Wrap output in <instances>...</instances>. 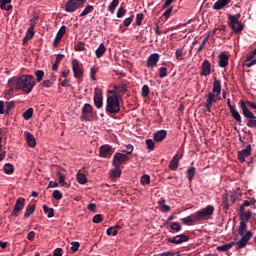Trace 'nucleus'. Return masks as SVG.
Listing matches in <instances>:
<instances>
[{"instance_id": "obj_1", "label": "nucleus", "mask_w": 256, "mask_h": 256, "mask_svg": "<svg viewBox=\"0 0 256 256\" xmlns=\"http://www.w3.org/2000/svg\"><path fill=\"white\" fill-rule=\"evenodd\" d=\"M11 89L21 90L24 93H31L35 87V77L33 75H22L21 77H13L8 81Z\"/></svg>"}, {"instance_id": "obj_2", "label": "nucleus", "mask_w": 256, "mask_h": 256, "mask_svg": "<svg viewBox=\"0 0 256 256\" xmlns=\"http://www.w3.org/2000/svg\"><path fill=\"white\" fill-rule=\"evenodd\" d=\"M238 234L242 238L236 242L237 251H239V249H244V247H247V243H249L251 237H253V232L251 231L247 232V222H245V220H241L240 226L238 229Z\"/></svg>"}, {"instance_id": "obj_3", "label": "nucleus", "mask_w": 256, "mask_h": 256, "mask_svg": "<svg viewBox=\"0 0 256 256\" xmlns=\"http://www.w3.org/2000/svg\"><path fill=\"white\" fill-rule=\"evenodd\" d=\"M120 112L121 104L119 103V97H117V94L108 96L106 100V113H109L110 115H117V113Z\"/></svg>"}, {"instance_id": "obj_4", "label": "nucleus", "mask_w": 256, "mask_h": 256, "mask_svg": "<svg viewBox=\"0 0 256 256\" xmlns=\"http://www.w3.org/2000/svg\"><path fill=\"white\" fill-rule=\"evenodd\" d=\"M240 107L242 109V114L246 119L247 127H249L250 129H256V116L253 115V112L249 110L247 104H245L243 100L240 101Z\"/></svg>"}, {"instance_id": "obj_5", "label": "nucleus", "mask_w": 256, "mask_h": 256, "mask_svg": "<svg viewBox=\"0 0 256 256\" xmlns=\"http://www.w3.org/2000/svg\"><path fill=\"white\" fill-rule=\"evenodd\" d=\"M241 19V13H237L235 15H228V25L234 31V33H241L243 29H245V25L239 21Z\"/></svg>"}, {"instance_id": "obj_6", "label": "nucleus", "mask_w": 256, "mask_h": 256, "mask_svg": "<svg viewBox=\"0 0 256 256\" xmlns=\"http://www.w3.org/2000/svg\"><path fill=\"white\" fill-rule=\"evenodd\" d=\"M213 213H215V207H213V205H208L200 211H197L196 215L198 217V221H204L207 217H211Z\"/></svg>"}, {"instance_id": "obj_7", "label": "nucleus", "mask_w": 256, "mask_h": 256, "mask_svg": "<svg viewBox=\"0 0 256 256\" xmlns=\"http://www.w3.org/2000/svg\"><path fill=\"white\" fill-rule=\"evenodd\" d=\"M81 121H92L93 120V106L86 103L82 108V116L80 117Z\"/></svg>"}, {"instance_id": "obj_8", "label": "nucleus", "mask_w": 256, "mask_h": 256, "mask_svg": "<svg viewBox=\"0 0 256 256\" xmlns=\"http://www.w3.org/2000/svg\"><path fill=\"white\" fill-rule=\"evenodd\" d=\"M72 71L74 73L75 79H83V64H80L79 60H72Z\"/></svg>"}, {"instance_id": "obj_9", "label": "nucleus", "mask_w": 256, "mask_h": 256, "mask_svg": "<svg viewBox=\"0 0 256 256\" xmlns=\"http://www.w3.org/2000/svg\"><path fill=\"white\" fill-rule=\"evenodd\" d=\"M128 160L129 156H127V154L117 152L114 154L112 165H114V167H121V165L127 163Z\"/></svg>"}, {"instance_id": "obj_10", "label": "nucleus", "mask_w": 256, "mask_h": 256, "mask_svg": "<svg viewBox=\"0 0 256 256\" xmlns=\"http://www.w3.org/2000/svg\"><path fill=\"white\" fill-rule=\"evenodd\" d=\"M191 237L187 234H180L174 237H169L167 239L168 243H172L173 245H181V243H187Z\"/></svg>"}, {"instance_id": "obj_11", "label": "nucleus", "mask_w": 256, "mask_h": 256, "mask_svg": "<svg viewBox=\"0 0 256 256\" xmlns=\"http://www.w3.org/2000/svg\"><path fill=\"white\" fill-rule=\"evenodd\" d=\"M64 7L66 13H75L77 9H80V7H82V4L79 2V0H68L65 3Z\"/></svg>"}, {"instance_id": "obj_12", "label": "nucleus", "mask_w": 256, "mask_h": 256, "mask_svg": "<svg viewBox=\"0 0 256 256\" xmlns=\"http://www.w3.org/2000/svg\"><path fill=\"white\" fill-rule=\"evenodd\" d=\"M94 105L97 109L103 108V90L99 88L94 89Z\"/></svg>"}, {"instance_id": "obj_13", "label": "nucleus", "mask_w": 256, "mask_h": 256, "mask_svg": "<svg viewBox=\"0 0 256 256\" xmlns=\"http://www.w3.org/2000/svg\"><path fill=\"white\" fill-rule=\"evenodd\" d=\"M25 207V198H18L15 205L14 209L12 211V217H19V211H23Z\"/></svg>"}, {"instance_id": "obj_14", "label": "nucleus", "mask_w": 256, "mask_h": 256, "mask_svg": "<svg viewBox=\"0 0 256 256\" xmlns=\"http://www.w3.org/2000/svg\"><path fill=\"white\" fill-rule=\"evenodd\" d=\"M99 153H100V157L109 158L111 157V155H113V153H115V149L105 144L99 148Z\"/></svg>"}, {"instance_id": "obj_15", "label": "nucleus", "mask_w": 256, "mask_h": 256, "mask_svg": "<svg viewBox=\"0 0 256 256\" xmlns=\"http://www.w3.org/2000/svg\"><path fill=\"white\" fill-rule=\"evenodd\" d=\"M251 144H248L245 149L238 151V161L240 163H245V159L251 155Z\"/></svg>"}, {"instance_id": "obj_16", "label": "nucleus", "mask_w": 256, "mask_h": 256, "mask_svg": "<svg viewBox=\"0 0 256 256\" xmlns=\"http://www.w3.org/2000/svg\"><path fill=\"white\" fill-rule=\"evenodd\" d=\"M217 99H219V96L215 95L213 92L208 93L205 103L207 111H211V107H213V103H217Z\"/></svg>"}, {"instance_id": "obj_17", "label": "nucleus", "mask_w": 256, "mask_h": 256, "mask_svg": "<svg viewBox=\"0 0 256 256\" xmlns=\"http://www.w3.org/2000/svg\"><path fill=\"white\" fill-rule=\"evenodd\" d=\"M65 33H67V26H61L53 41V47H59V43H61V39H63Z\"/></svg>"}, {"instance_id": "obj_18", "label": "nucleus", "mask_w": 256, "mask_h": 256, "mask_svg": "<svg viewBox=\"0 0 256 256\" xmlns=\"http://www.w3.org/2000/svg\"><path fill=\"white\" fill-rule=\"evenodd\" d=\"M160 57L161 56H159L158 53L151 54L147 59V67H150L151 69L157 67V63H159Z\"/></svg>"}, {"instance_id": "obj_19", "label": "nucleus", "mask_w": 256, "mask_h": 256, "mask_svg": "<svg viewBox=\"0 0 256 256\" xmlns=\"http://www.w3.org/2000/svg\"><path fill=\"white\" fill-rule=\"evenodd\" d=\"M200 75H202L203 77L211 75V62H209V60L205 59L203 61Z\"/></svg>"}, {"instance_id": "obj_20", "label": "nucleus", "mask_w": 256, "mask_h": 256, "mask_svg": "<svg viewBox=\"0 0 256 256\" xmlns=\"http://www.w3.org/2000/svg\"><path fill=\"white\" fill-rule=\"evenodd\" d=\"M231 3V0H218L213 5L214 11H221V9L225 8L226 5H229Z\"/></svg>"}, {"instance_id": "obj_21", "label": "nucleus", "mask_w": 256, "mask_h": 256, "mask_svg": "<svg viewBox=\"0 0 256 256\" xmlns=\"http://www.w3.org/2000/svg\"><path fill=\"white\" fill-rule=\"evenodd\" d=\"M218 65L219 67H227V65H229V56H227V54L225 53H220L219 55V61H218Z\"/></svg>"}, {"instance_id": "obj_22", "label": "nucleus", "mask_w": 256, "mask_h": 256, "mask_svg": "<svg viewBox=\"0 0 256 256\" xmlns=\"http://www.w3.org/2000/svg\"><path fill=\"white\" fill-rule=\"evenodd\" d=\"M166 137H167L166 130H160L154 134V141H156V143H161Z\"/></svg>"}, {"instance_id": "obj_23", "label": "nucleus", "mask_w": 256, "mask_h": 256, "mask_svg": "<svg viewBox=\"0 0 256 256\" xmlns=\"http://www.w3.org/2000/svg\"><path fill=\"white\" fill-rule=\"evenodd\" d=\"M197 221H199L197 212L182 219V223H184V225H189V223H197Z\"/></svg>"}, {"instance_id": "obj_24", "label": "nucleus", "mask_w": 256, "mask_h": 256, "mask_svg": "<svg viewBox=\"0 0 256 256\" xmlns=\"http://www.w3.org/2000/svg\"><path fill=\"white\" fill-rule=\"evenodd\" d=\"M25 137H26V143L29 145V147H35V145H37L35 136H33L31 132H25Z\"/></svg>"}, {"instance_id": "obj_25", "label": "nucleus", "mask_w": 256, "mask_h": 256, "mask_svg": "<svg viewBox=\"0 0 256 256\" xmlns=\"http://www.w3.org/2000/svg\"><path fill=\"white\" fill-rule=\"evenodd\" d=\"M212 93H216V97H219L221 95V81L217 79L214 80Z\"/></svg>"}, {"instance_id": "obj_26", "label": "nucleus", "mask_w": 256, "mask_h": 256, "mask_svg": "<svg viewBox=\"0 0 256 256\" xmlns=\"http://www.w3.org/2000/svg\"><path fill=\"white\" fill-rule=\"evenodd\" d=\"M106 51H107V48L105 47V44L101 43L95 51V55H96L97 59H101V57H103V55H105Z\"/></svg>"}, {"instance_id": "obj_27", "label": "nucleus", "mask_w": 256, "mask_h": 256, "mask_svg": "<svg viewBox=\"0 0 256 256\" xmlns=\"http://www.w3.org/2000/svg\"><path fill=\"white\" fill-rule=\"evenodd\" d=\"M235 245H237V242H230L228 244H223L217 247V251L225 253V251H229V249H231L232 247H235Z\"/></svg>"}, {"instance_id": "obj_28", "label": "nucleus", "mask_w": 256, "mask_h": 256, "mask_svg": "<svg viewBox=\"0 0 256 256\" xmlns=\"http://www.w3.org/2000/svg\"><path fill=\"white\" fill-rule=\"evenodd\" d=\"M255 203H256L255 198H250L249 200H245L243 202V205L240 206V209H239L240 213H243L245 207H251V206L255 205Z\"/></svg>"}, {"instance_id": "obj_29", "label": "nucleus", "mask_w": 256, "mask_h": 256, "mask_svg": "<svg viewBox=\"0 0 256 256\" xmlns=\"http://www.w3.org/2000/svg\"><path fill=\"white\" fill-rule=\"evenodd\" d=\"M230 113L233 119L237 121L238 125H241V123H243V120L241 119V114H239V111H237V108L230 110Z\"/></svg>"}, {"instance_id": "obj_30", "label": "nucleus", "mask_w": 256, "mask_h": 256, "mask_svg": "<svg viewBox=\"0 0 256 256\" xmlns=\"http://www.w3.org/2000/svg\"><path fill=\"white\" fill-rule=\"evenodd\" d=\"M252 216L253 212L251 210H248L247 212L243 210V212H240V217L242 221H245L246 223H249V219H251Z\"/></svg>"}, {"instance_id": "obj_31", "label": "nucleus", "mask_w": 256, "mask_h": 256, "mask_svg": "<svg viewBox=\"0 0 256 256\" xmlns=\"http://www.w3.org/2000/svg\"><path fill=\"white\" fill-rule=\"evenodd\" d=\"M35 37V28H28L25 37L23 38V43H27V41H30Z\"/></svg>"}, {"instance_id": "obj_32", "label": "nucleus", "mask_w": 256, "mask_h": 256, "mask_svg": "<svg viewBox=\"0 0 256 256\" xmlns=\"http://www.w3.org/2000/svg\"><path fill=\"white\" fill-rule=\"evenodd\" d=\"M170 233H179V231H181L182 226L181 223L179 222H171L170 223Z\"/></svg>"}, {"instance_id": "obj_33", "label": "nucleus", "mask_w": 256, "mask_h": 256, "mask_svg": "<svg viewBox=\"0 0 256 256\" xmlns=\"http://www.w3.org/2000/svg\"><path fill=\"white\" fill-rule=\"evenodd\" d=\"M115 93H118V95H125L127 93V85L122 84V85H115L114 86Z\"/></svg>"}, {"instance_id": "obj_34", "label": "nucleus", "mask_w": 256, "mask_h": 256, "mask_svg": "<svg viewBox=\"0 0 256 256\" xmlns=\"http://www.w3.org/2000/svg\"><path fill=\"white\" fill-rule=\"evenodd\" d=\"M43 211L47 215L48 219L55 217V209L49 208L47 205H43Z\"/></svg>"}, {"instance_id": "obj_35", "label": "nucleus", "mask_w": 256, "mask_h": 256, "mask_svg": "<svg viewBox=\"0 0 256 256\" xmlns=\"http://www.w3.org/2000/svg\"><path fill=\"white\" fill-rule=\"evenodd\" d=\"M110 177L111 179H117L121 177V167L114 166V169L111 170Z\"/></svg>"}, {"instance_id": "obj_36", "label": "nucleus", "mask_w": 256, "mask_h": 256, "mask_svg": "<svg viewBox=\"0 0 256 256\" xmlns=\"http://www.w3.org/2000/svg\"><path fill=\"white\" fill-rule=\"evenodd\" d=\"M33 213H35V204L28 205L24 213L25 219H29V216L33 215Z\"/></svg>"}, {"instance_id": "obj_37", "label": "nucleus", "mask_w": 256, "mask_h": 256, "mask_svg": "<svg viewBox=\"0 0 256 256\" xmlns=\"http://www.w3.org/2000/svg\"><path fill=\"white\" fill-rule=\"evenodd\" d=\"M58 177H59V183L61 185V187H66L67 189H69V187H71V185L67 182H65V176H63V174L61 172L57 173Z\"/></svg>"}, {"instance_id": "obj_38", "label": "nucleus", "mask_w": 256, "mask_h": 256, "mask_svg": "<svg viewBox=\"0 0 256 256\" xmlns=\"http://www.w3.org/2000/svg\"><path fill=\"white\" fill-rule=\"evenodd\" d=\"M76 179H77V182L80 184V185H86L87 183V176H85V174L83 173H78L77 176H76Z\"/></svg>"}, {"instance_id": "obj_39", "label": "nucleus", "mask_w": 256, "mask_h": 256, "mask_svg": "<svg viewBox=\"0 0 256 256\" xmlns=\"http://www.w3.org/2000/svg\"><path fill=\"white\" fill-rule=\"evenodd\" d=\"M3 169L6 175H11L15 172V167H13V164L10 163L5 164Z\"/></svg>"}, {"instance_id": "obj_40", "label": "nucleus", "mask_w": 256, "mask_h": 256, "mask_svg": "<svg viewBox=\"0 0 256 256\" xmlns=\"http://www.w3.org/2000/svg\"><path fill=\"white\" fill-rule=\"evenodd\" d=\"M195 167H190L187 171H186V175H187V179L188 181L191 183V181H193V178L195 177Z\"/></svg>"}, {"instance_id": "obj_41", "label": "nucleus", "mask_w": 256, "mask_h": 256, "mask_svg": "<svg viewBox=\"0 0 256 256\" xmlns=\"http://www.w3.org/2000/svg\"><path fill=\"white\" fill-rule=\"evenodd\" d=\"M23 119H25V121H29V119H31V117H33V108H28L22 115Z\"/></svg>"}, {"instance_id": "obj_42", "label": "nucleus", "mask_w": 256, "mask_h": 256, "mask_svg": "<svg viewBox=\"0 0 256 256\" xmlns=\"http://www.w3.org/2000/svg\"><path fill=\"white\" fill-rule=\"evenodd\" d=\"M95 8L91 5H87L85 7V9L82 11V13L80 14V17H85L86 15H89V13H93V10Z\"/></svg>"}, {"instance_id": "obj_43", "label": "nucleus", "mask_w": 256, "mask_h": 256, "mask_svg": "<svg viewBox=\"0 0 256 256\" xmlns=\"http://www.w3.org/2000/svg\"><path fill=\"white\" fill-rule=\"evenodd\" d=\"M119 5V0H113L110 5L108 6V11L110 13H115V9H117V6Z\"/></svg>"}, {"instance_id": "obj_44", "label": "nucleus", "mask_w": 256, "mask_h": 256, "mask_svg": "<svg viewBox=\"0 0 256 256\" xmlns=\"http://www.w3.org/2000/svg\"><path fill=\"white\" fill-rule=\"evenodd\" d=\"M6 115H9L12 109H15V101L6 102L5 104Z\"/></svg>"}, {"instance_id": "obj_45", "label": "nucleus", "mask_w": 256, "mask_h": 256, "mask_svg": "<svg viewBox=\"0 0 256 256\" xmlns=\"http://www.w3.org/2000/svg\"><path fill=\"white\" fill-rule=\"evenodd\" d=\"M141 185H149L151 183V176L144 174L140 179Z\"/></svg>"}, {"instance_id": "obj_46", "label": "nucleus", "mask_w": 256, "mask_h": 256, "mask_svg": "<svg viewBox=\"0 0 256 256\" xmlns=\"http://www.w3.org/2000/svg\"><path fill=\"white\" fill-rule=\"evenodd\" d=\"M35 76L37 83H41V81H43V77H45V72H43V70H37L35 72Z\"/></svg>"}, {"instance_id": "obj_47", "label": "nucleus", "mask_w": 256, "mask_h": 256, "mask_svg": "<svg viewBox=\"0 0 256 256\" xmlns=\"http://www.w3.org/2000/svg\"><path fill=\"white\" fill-rule=\"evenodd\" d=\"M38 21H39V16L38 15H34L30 19V29H35V27L37 26Z\"/></svg>"}, {"instance_id": "obj_48", "label": "nucleus", "mask_w": 256, "mask_h": 256, "mask_svg": "<svg viewBox=\"0 0 256 256\" xmlns=\"http://www.w3.org/2000/svg\"><path fill=\"white\" fill-rule=\"evenodd\" d=\"M150 92H151V90L149 89V85L142 86V92H141L142 97H144V98L149 97Z\"/></svg>"}, {"instance_id": "obj_49", "label": "nucleus", "mask_w": 256, "mask_h": 256, "mask_svg": "<svg viewBox=\"0 0 256 256\" xmlns=\"http://www.w3.org/2000/svg\"><path fill=\"white\" fill-rule=\"evenodd\" d=\"M169 169L171 171H177V169H179V162H177V160L172 159L169 164Z\"/></svg>"}, {"instance_id": "obj_50", "label": "nucleus", "mask_w": 256, "mask_h": 256, "mask_svg": "<svg viewBox=\"0 0 256 256\" xmlns=\"http://www.w3.org/2000/svg\"><path fill=\"white\" fill-rule=\"evenodd\" d=\"M52 197H53V199H56V201H61L63 199V194L61 193V191L55 190L52 193Z\"/></svg>"}, {"instance_id": "obj_51", "label": "nucleus", "mask_w": 256, "mask_h": 256, "mask_svg": "<svg viewBox=\"0 0 256 256\" xmlns=\"http://www.w3.org/2000/svg\"><path fill=\"white\" fill-rule=\"evenodd\" d=\"M125 13H127V9H125L124 7H120L116 13V16L118 17V19H121L122 17H125Z\"/></svg>"}, {"instance_id": "obj_52", "label": "nucleus", "mask_w": 256, "mask_h": 256, "mask_svg": "<svg viewBox=\"0 0 256 256\" xmlns=\"http://www.w3.org/2000/svg\"><path fill=\"white\" fill-rule=\"evenodd\" d=\"M146 146H147V149H149L150 151H153V149H155V141H153L152 139H147Z\"/></svg>"}, {"instance_id": "obj_53", "label": "nucleus", "mask_w": 256, "mask_h": 256, "mask_svg": "<svg viewBox=\"0 0 256 256\" xmlns=\"http://www.w3.org/2000/svg\"><path fill=\"white\" fill-rule=\"evenodd\" d=\"M207 41H209V35H207V36L203 39L201 45H200V46L198 47V49H197V53H201V51H203V47H205V44L207 43Z\"/></svg>"}, {"instance_id": "obj_54", "label": "nucleus", "mask_w": 256, "mask_h": 256, "mask_svg": "<svg viewBox=\"0 0 256 256\" xmlns=\"http://www.w3.org/2000/svg\"><path fill=\"white\" fill-rule=\"evenodd\" d=\"M106 235L111 236L113 235V237H116L117 235V230L115 229V227H110L106 230Z\"/></svg>"}, {"instance_id": "obj_55", "label": "nucleus", "mask_w": 256, "mask_h": 256, "mask_svg": "<svg viewBox=\"0 0 256 256\" xmlns=\"http://www.w3.org/2000/svg\"><path fill=\"white\" fill-rule=\"evenodd\" d=\"M159 77L160 79L167 77V69L165 67L159 68Z\"/></svg>"}, {"instance_id": "obj_56", "label": "nucleus", "mask_w": 256, "mask_h": 256, "mask_svg": "<svg viewBox=\"0 0 256 256\" xmlns=\"http://www.w3.org/2000/svg\"><path fill=\"white\" fill-rule=\"evenodd\" d=\"M144 15H143V13H138L137 15H136V25H141L142 23H143V19H144Z\"/></svg>"}, {"instance_id": "obj_57", "label": "nucleus", "mask_w": 256, "mask_h": 256, "mask_svg": "<svg viewBox=\"0 0 256 256\" xmlns=\"http://www.w3.org/2000/svg\"><path fill=\"white\" fill-rule=\"evenodd\" d=\"M13 0H0V9L4 11V9L11 3Z\"/></svg>"}, {"instance_id": "obj_58", "label": "nucleus", "mask_w": 256, "mask_h": 256, "mask_svg": "<svg viewBox=\"0 0 256 256\" xmlns=\"http://www.w3.org/2000/svg\"><path fill=\"white\" fill-rule=\"evenodd\" d=\"M71 251H73V253H75V251H79V247L81 246V244L79 242H71Z\"/></svg>"}, {"instance_id": "obj_59", "label": "nucleus", "mask_w": 256, "mask_h": 256, "mask_svg": "<svg viewBox=\"0 0 256 256\" xmlns=\"http://www.w3.org/2000/svg\"><path fill=\"white\" fill-rule=\"evenodd\" d=\"M122 153H126L127 156L131 155L133 153V145L128 144L126 150H122Z\"/></svg>"}, {"instance_id": "obj_60", "label": "nucleus", "mask_w": 256, "mask_h": 256, "mask_svg": "<svg viewBox=\"0 0 256 256\" xmlns=\"http://www.w3.org/2000/svg\"><path fill=\"white\" fill-rule=\"evenodd\" d=\"M92 221H93L94 223H101V221H103V215H101V214H96V215L93 217Z\"/></svg>"}, {"instance_id": "obj_61", "label": "nucleus", "mask_w": 256, "mask_h": 256, "mask_svg": "<svg viewBox=\"0 0 256 256\" xmlns=\"http://www.w3.org/2000/svg\"><path fill=\"white\" fill-rule=\"evenodd\" d=\"M131 23H133V16H130L123 21L124 27H129Z\"/></svg>"}, {"instance_id": "obj_62", "label": "nucleus", "mask_w": 256, "mask_h": 256, "mask_svg": "<svg viewBox=\"0 0 256 256\" xmlns=\"http://www.w3.org/2000/svg\"><path fill=\"white\" fill-rule=\"evenodd\" d=\"M76 51H85V43L83 42H78V44L75 47Z\"/></svg>"}, {"instance_id": "obj_63", "label": "nucleus", "mask_w": 256, "mask_h": 256, "mask_svg": "<svg viewBox=\"0 0 256 256\" xmlns=\"http://www.w3.org/2000/svg\"><path fill=\"white\" fill-rule=\"evenodd\" d=\"M183 56V49H177L175 52V57L178 61H181V57Z\"/></svg>"}, {"instance_id": "obj_64", "label": "nucleus", "mask_w": 256, "mask_h": 256, "mask_svg": "<svg viewBox=\"0 0 256 256\" xmlns=\"http://www.w3.org/2000/svg\"><path fill=\"white\" fill-rule=\"evenodd\" d=\"M155 256H175V252L168 251V252L157 254Z\"/></svg>"}]
</instances>
